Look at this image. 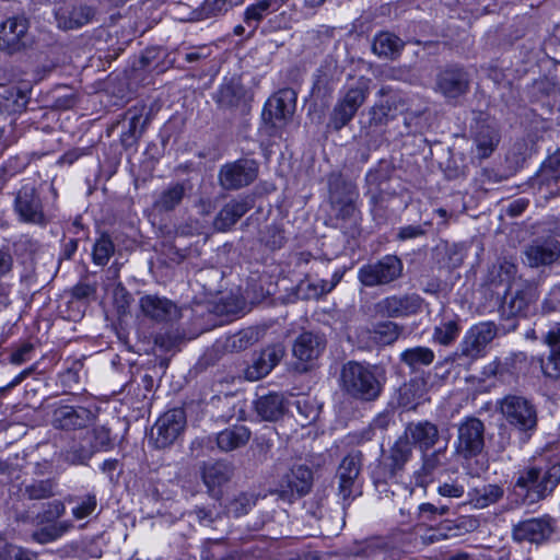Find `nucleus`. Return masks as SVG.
I'll return each mask as SVG.
<instances>
[{"mask_svg":"<svg viewBox=\"0 0 560 560\" xmlns=\"http://www.w3.org/2000/svg\"><path fill=\"white\" fill-rule=\"evenodd\" d=\"M383 381V373L376 365L350 361L341 370L342 389L357 400H376L382 393Z\"/></svg>","mask_w":560,"mask_h":560,"instance_id":"obj_1","label":"nucleus"},{"mask_svg":"<svg viewBox=\"0 0 560 560\" xmlns=\"http://www.w3.org/2000/svg\"><path fill=\"white\" fill-rule=\"evenodd\" d=\"M296 107V94L282 89L270 96L262 110V120L270 136L281 137L282 130L292 121Z\"/></svg>","mask_w":560,"mask_h":560,"instance_id":"obj_2","label":"nucleus"},{"mask_svg":"<svg viewBox=\"0 0 560 560\" xmlns=\"http://www.w3.org/2000/svg\"><path fill=\"white\" fill-rule=\"evenodd\" d=\"M404 273V262L397 255H385L382 258L361 266L358 280L365 288L390 285Z\"/></svg>","mask_w":560,"mask_h":560,"instance_id":"obj_3","label":"nucleus"},{"mask_svg":"<svg viewBox=\"0 0 560 560\" xmlns=\"http://www.w3.org/2000/svg\"><path fill=\"white\" fill-rule=\"evenodd\" d=\"M370 79L359 78L354 85L349 86L338 100L329 118V126L334 130H341L353 119L370 94Z\"/></svg>","mask_w":560,"mask_h":560,"instance_id":"obj_4","label":"nucleus"},{"mask_svg":"<svg viewBox=\"0 0 560 560\" xmlns=\"http://www.w3.org/2000/svg\"><path fill=\"white\" fill-rule=\"evenodd\" d=\"M500 411L506 422L517 431L530 436L537 428L536 406L527 398L508 395L499 402Z\"/></svg>","mask_w":560,"mask_h":560,"instance_id":"obj_5","label":"nucleus"},{"mask_svg":"<svg viewBox=\"0 0 560 560\" xmlns=\"http://www.w3.org/2000/svg\"><path fill=\"white\" fill-rule=\"evenodd\" d=\"M498 335V327L493 322H481L472 325L464 335L453 360L466 359L476 361L487 353V347Z\"/></svg>","mask_w":560,"mask_h":560,"instance_id":"obj_6","label":"nucleus"},{"mask_svg":"<svg viewBox=\"0 0 560 560\" xmlns=\"http://www.w3.org/2000/svg\"><path fill=\"white\" fill-rule=\"evenodd\" d=\"M329 201L336 217L342 220L350 219L357 211L359 191L353 182L332 173L328 177Z\"/></svg>","mask_w":560,"mask_h":560,"instance_id":"obj_7","label":"nucleus"},{"mask_svg":"<svg viewBox=\"0 0 560 560\" xmlns=\"http://www.w3.org/2000/svg\"><path fill=\"white\" fill-rule=\"evenodd\" d=\"M14 211L20 221L24 223L39 226H45L48 223L42 199L34 185L25 184L18 190L14 199Z\"/></svg>","mask_w":560,"mask_h":560,"instance_id":"obj_8","label":"nucleus"},{"mask_svg":"<svg viewBox=\"0 0 560 560\" xmlns=\"http://www.w3.org/2000/svg\"><path fill=\"white\" fill-rule=\"evenodd\" d=\"M30 21L24 15H15L0 23V50L9 54L21 51L32 43L28 32Z\"/></svg>","mask_w":560,"mask_h":560,"instance_id":"obj_9","label":"nucleus"},{"mask_svg":"<svg viewBox=\"0 0 560 560\" xmlns=\"http://www.w3.org/2000/svg\"><path fill=\"white\" fill-rule=\"evenodd\" d=\"M258 175V163L240 159L221 166L218 175L220 186L225 190H237L250 185Z\"/></svg>","mask_w":560,"mask_h":560,"instance_id":"obj_10","label":"nucleus"},{"mask_svg":"<svg viewBox=\"0 0 560 560\" xmlns=\"http://www.w3.org/2000/svg\"><path fill=\"white\" fill-rule=\"evenodd\" d=\"M313 486V471L306 465H294L282 476L273 491L280 499L292 502L306 495Z\"/></svg>","mask_w":560,"mask_h":560,"instance_id":"obj_11","label":"nucleus"},{"mask_svg":"<svg viewBox=\"0 0 560 560\" xmlns=\"http://www.w3.org/2000/svg\"><path fill=\"white\" fill-rule=\"evenodd\" d=\"M485 447V424L476 417H466L457 430V453L468 459L476 457Z\"/></svg>","mask_w":560,"mask_h":560,"instance_id":"obj_12","label":"nucleus"},{"mask_svg":"<svg viewBox=\"0 0 560 560\" xmlns=\"http://www.w3.org/2000/svg\"><path fill=\"white\" fill-rule=\"evenodd\" d=\"M186 425V415L182 408H174L163 413L151 429V439L158 448L173 444Z\"/></svg>","mask_w":560,"mask_h":560,"instance_id":"obj_13","label":"nucleus"},{"mask_svg":"<svg viewBox=\"0 0 560 560\" xmlns=\"http://www.w3.org/2000/svg\"><path fill=\"white\" fill-rule=\"evenodd\" d=\"M96 9L77 0L63 1L55 10V18L60 30L71 31L92 23L96 16Z\"/></svg>","mask_w":560,"mask_h":560,"instance_id":"obj_14","label":"nucleus"},{"mask_svg":"<svg viewBox=\"0 0 560 560\" xmlns=\"http://www.w3.org/2000/svg\"><path fill=\"white\" fill-rule=\"evenodd\" d=\"M514 487L524 492L525 499L530 503L544 500L552 493L548 488L545 469L535 465L526 466L517 472Z\"/></svg>","mask_w":560,"mask_h":560,"instance_id":"obj_15","label":"nucleus"},{"mask_svg":"<svg viewBox=\"0 0 560 560\" xmlns=\"http://www.w3.org/2000/svg\"><path fill=\"white\" fill-rule=\"evenodd\" d=\"M532 268L551 266L560 260V242L555 236L536 237L524 249Z\"/></svg>","mask_w":560,"mask_h":560,"instance_id":"obj_16","label":"nucleus"},{"mask_svg":"<svg viewBox=\"0 0 560 560\" xmlns=\"http://www.w3.org/2000/svg\"><path fill=\"white\" fill-rule=\"evenodd\" d=\"M470 80L464 68L448 66L435 78L434 90L447 100H456L469 91Z\"/></svg>","mask_w":560,"mask_h":560,"instance_id":"obj_17","label":"nucleus"},{"mask_svg":"<svg viewBox=\"0 0 560 560\" xmlns=\"http://www.w3.org/2000/svg\"><path fill=\"white\" fill-rule=\"evenodd\" d=\"M141 314L155 323H173L182 317V311L172 300L158 294H144L139 300Z\"/></svg>","mask_w":560,"mask_h":560,"instance_id":"obj_18","label":"nucleus"},{"mask_svg":"<svg viewBox=\"0 0 560 560\" xmlns=\"http://www.w3.org/2000/svg\"><path fill=\"white\" fill-rule=\"evenodd\" d=\"M421 302V298L417 294H394L378 301L374 305V310L381 317H407L420 311Z\"/></svg>","mask_w":560,"mask_h":560,"instance_id":"obj_19","label":"nucleus"},{"mask_svg":"<svg viewBox=\"0 0 560 560\" xmlns=\"http://www.w3.org/2000/svg\"><path fill=\"white\" fill-rule=\"evenodd\" d=\"M553 533L552 520L549 516L522 521L513 527V538L516 541L541 544L550 538Z\"/></svg>","mask_w":560,"mask_h":560,"instance_id":"obj_20","label":"nucleus"},{"mask_svg":"<svg viewBox=\"0 0 560 560\" xmlns=\"http://www.w3.org/2000/svg\"><path fill=\"white\" fill-rule=\"evenodd\" d=\"M284 353V348L281 345H272L262 349L254 355L252 364L245 369V378L255 382L267 376L282 360Z\"/></svg>","mask_w":560,"mask_h":560,"instance_id":"obj_21","label":"nucleus"},{"mask_svg":"<svg viewBox=\"0 0 560 560\" xmlns=\"http://www.w3.org/2000/svg\"><path fill=\"white\" fill-rule=\"evenodd\" d=\"M326 347L324 336L313 331L302 332L293 343V355L304 364L301 369L306 371L316 361Z\"/></svg>","mask_w":560,"mask_h":560,"instance_id":"obj_22","label":"nucleus"},{"mask_svg":"<svg viewBox=\"0 0 560 560\" xmlns=\"http://www.w3.org/2000/svg\"><path fill=\"white\" fill-rule=\"evenodd\" d=\"M94 419L93 412L82 406H60L54 410L51 423L61 430H77L90 424Z\"/></svg>","mask_w":560,"mask_h":560,"instance_id":"obj_23","label":"nucleus"},{"mask_svg":"<svg viewBox=\"0 0 560 560\" xmlns=\"http://www.w3.org/2000/svg\"><path fill=\"white\" fill-rule=\"evenodd\" d=\"M362 466L361 452L348 454L340 463L338 468L339 495L343 501L349 500L355 491V481L360 475Z\"/></svg>","mask_w":560,"mask_h":560,"instance_id":"obj_24","label":"nucleus"},{"mask_svg":"<svg viewBox=\"0 0 560 560\" xmlns=\"http://www.w3.org/2000/svg\"><path fill=\"white\" fill-rule=\"evenodd\" d=\"M144 106H135L124 114V120L127 121V128L120 135V143L126 149H136L138 142L145 131L149 124V116L145 115Z\"/></svg>","mask_w":560,"mask_h":560,"instance_id":"obj_25","label":"nucleus"},{"mask_svg":"<svg viewBox=\"0 0 560 560\" xmlns=\"http://www.w3.org/2000/svg\"><path fill=\"white\" fill-rule=\"evenodd\" d=\"M234 475V466L226 460L203 463L201 478L208 492L217 495V490L226 485Z\"/></svg>","mask_w":560,"mask_h":560,"instance_id":"obj_26","label":"nucleus"},{"mask_svg":"<svg viewBox=\"0 0 560 560\" xmlns=\"http://www.w3.org/2000/svg\"><path fill=\"white\" fill-rule=\"evenodd\" d=\"M549 353L540 359L542 374L549 378H560V325L552 326L542 337Z\"/></svg>","mask_w":560,"mask_h":560,"instance_id":"obj_27","label":"nucleus"},{"mask_svg":"<svg viewBox=\"0 0 560 560\" xmlns=\"http://www.w3.org/2000/svg\"><path fill=\"white\" fill-rule=\"evenodd\" d=\"M253 208V200L248 197L232 199L218 212L213 220V229L218 232L231 230L235 223Z\"/></svg>","mask_w":560,"mask_h":560,"instance_id":"obj_28","label":"nucleus"},{"mask_svg":"<svg viewBox=\"0 0 560 560\" xmlns=\"http://www.w3.org/2000/svg\"><path fill=\"white\" fill-rule=\"evenodd\" d=\"M405 436L410 438L420 450L428 451L438 443L439 429L434 423L429 421L409 423L406 428Z\"/></svg>","mask_w":560,"mask_h":560,"instance_id":"obj_29","label":"nucleus"},{"mask_svg":"<svg viewBox=\"0 0 560 560\" xmlns=\"http://www.w3.org/2000/svg\"><path fill=\"white\" fill-rule=\"evenodd\" d=\"M474 526L475 521L469 517H462L457 520L453 525L450 522H445L438 529L430 528L424 535L421 536V540L423 544H434L450 537L460 536L463 532H468Z\"/></svg>","mask_w":560,"mask_h":560,"instance_id":"obj_30","label":"nucleus"},{"mask_svg":"<svg viewBox=\"0 0 560 560\" xmlns=\"http://www.w3.org/2000/svg\"><path fill=\"white\" fill-rule=\"evenodd\" d=\"M255 409L262 420L277 421L287 410L284 397L277 393L261 396L256 400Z\"/></svg>","mask_w":560,"mask_h":560,"instance_id":"obj_31","label":"nucleus"},{"mask_svg":"<svg viewBox=\"0 0 560 560\" xmlns=\"http://www.w3.org/2000/svg\"><path fill=\"white\" fill-rule=\"evenodd\" d=\"M405 47V43L398 36L390 32H381L375 35L372 50L378 57L395 59Z\"/></svg>","mask_w":560,"mask_h":560,"instance_id":"obj_32","label":"nucleus"},{"mask_svg":"<svg viewBox=\"0 0 560 560\" xmlns=\"http://www.w3.org/2000/svg\"><path fill=\"white\" fill-rule=\"evenodd\" d=\"M250 431L245 425H233L217 435V445L222 452H231L248 443Z\"/></svg>","mask_w":560,"mask_h":560,"instance_id":"obj_33","label":"nucleus"},{"mask_svg":"<svg viewBox=\"0 0 560 560\" xmlns=\"http://www.w3.org/2000/svg\"><path fill=\"white\" fill-rule=\"evenodd\" d=\"M244 97V88L234 79L224 81L213 95L214 102L221 108L236 107Z\"/></svg>","mask_w":560,"mask_h":560,"instance_id":"obj_34","label":"nucleus"},{"mask_svg":"<svg viewBox=\"0 0 560 560\" xmlns=\"http://www.w3.org/2000/svg\"><path fill=\"white\" fill-rule=\"evenodd\" d=\"M257 341L258 331L254 328H246L228 336L223 341L217 342L214 347L225 352H238L247 349Z\"/></svg>","mask_w":560,"mask_h":560,"instance_id":"obj_35","label":"nucleus"},{"mask_svg":"<svg viewBox=\"0 0 560 560\" xmlns=\"http://www.w3.org/2000/svg\"><path fill=\"white\" fill-rule=\"evenodd\" d=\"M468 495L469 502L476 509H485L499 502L504 495V490L499 485L489 483L471 489Z\"/></svg>","mask_w":560,"mask_h":560,"instance_id":"obj_36","label":"nucleus"},{"mask_svg":"<svg viewBox=\"0 0 560 560\" xmlns=\"http://www.w3.org/2000/svg\"><path fill=\"white\" fill-rule=\"evenodd\" d=\"M412 455V444L407 436H400L389 450L386 457L387 466L392 475L401 470Z\"/></svg>","mask_w":560,"mask_h":560,"instance_id":"obj_37","label":"nucleus"},{"mask_svg":"<svg viewBox=\"0 0 560 560\" xmlns=\"http://www.w3.org/2000/svg\"><path fill=\"white\" fill-rule=\"evenodd\" d=\"M516 275V266L510 261H500L493 265L488 273V283L493 288H503L504 293H509L511 283Z\"/></svg>","mask_w":560,"mask_h":560,"instance_id":"obj_38","label":"nucleus"},{"mask_svg":"<svg viewBox=\"0 0 560 560\" xmlns=\"http://www.w3.org/2000/svg\"><path fill=\"white\" fill-rule=\"evenodd\" d=\"M530 302L528 292L516 290L514 293H505L503 302L500 305L502 317L512 318L526 312Z\"/></svg>","mask_w":560,"mask_h":560,"instance_id":"obj_39","label":"nucleus"},{"mask_svg":"<svg viewBox=\"0 0 560 560\" xmlns=\"http://www.w3.org/2000/svg\"><path fill=\"white\" fill-rule=\"evenodd\" d=\"M186 187L183 183H175L163 190L155 199L153 207L160 212L174 210L183 200Z\"/></svg>","mask_w":560,"mask_h":560,"instance_id":"obj_40","label":"nucleus"},{"mask_svg":"<svg viewBox=\"0 0 560 560\" xmlns=\"http://www.w3.org/2000/svg\"><path fill=\"white\" fill-rule=\"evenodd\" d=\"M434 358L435 355L432 349L421 346L408 348L399 354L400 362L413 371L420 366L430 365L434 361Z\"/></svg>","mask_w":560,"mask_h":560,"instance_id":"obj_41","label":"nucleus"},{"mask_svg":"<svg viewBox=\"0 0 560 560\" xmlns=\"http://www.w3.org/2000/svg\"><path fill=\"white\" fill-rule=\"evenodd\" d=\"M93 455V447L89 445L88 440L74 441L60 454L61 458L71 465H85Z\"/></svg>","mask_w":560,"mask_h":560,"instance_id":"obj_42","label":"nucleus"},{"mask_svg":"<svg viewBox=\"0 0 560 560\" xmlns=\"http://www.w3.org/2000/svg\"><path fill=\"white\" fill-rule=\"evenodd\" d=\"M57 482L54 479L33 480L21 490L28 500L49 499L56 494Z\"/></svg>","mask_w":560,"mask_h":560,"instance_id":"obj_43","label":"nucleus"},{"mask_svg":"<svg viewBox=\"0 0 560 560\" xmlns=\"http://www.w3.org/2000/svg\"><path fill=\"white\" fill-rule=\"evenodd\" d=\"M256 501L257 497L254 493L240 492L225 503V514L234 517L245 515L256 504Z\"/></svg>","mask_w":560,"mask_h":560,"instance_id":"obj_44","label":"nucleus"},{"mask_svg":"<svg viewBox=\"0 0 560 560\" xmlns=\"http://www.w3.org/2000/svg\"><path fill=\"white\" fill-rule=\"evenodd\" d=\"M396 109V98L387 97L374 106H372L369 110L370 115V126H384L389 119L394 117L393 112Z\"/></svg>","mask_w":560,"mask_h":560,"instance_id":"obj_45","label":"nucleus"},{"mask_svg":"<svg viewBox=\"0 0 560 560\" xmlns=\"http://www.w3.org/2000/svg\"><path fill=\"white\" fill-rule=\"evenodd\" d=\"M475 142L478 156L486 159L490 156L499 142L498 132L490 126H482L476 135Z\"/></svg>","mask_w":560,"mask_h":560,"instance_id":"obj_46","label":"nucleus"},{"mask_svg":"<svg viewBox=\"0 0 560 560\" xmlns=\"http://www.w3.org/2000/svg\"><path fill=\"white\" fill-rule=\"evenodd\" d=\"M232 553L231 548L223 538L207 539L201 547V560H226Z\"/></svg>","mask_w":560,"mask_h":560,"instance_id":"obj_47","label":"nucleus"},{"mask_svg":"<svg viewBox=\"0 0 560 560\" xmlns=\"http://www.w3.org/2000/svg\"><path fill=\"white\" fill-rule=\"evenodd\" d=\"M402 331V327L394 322L378 323L372 329V338L380 345H392L394 343Z\"/></svg>","mask_w":560,"mask_h":560,"instance_id":"obj_48","label":"nucleus"},{"mask_svg":"<svg viewBox=\"0 0 560 560\" xmlns=\"http://www.w3.org/2000/svg\"><path fill=\"white\" fill-rule=\"evenodd\" d=\"M459 329V324L456 319L442 322L435 326L432 338L439 345L450 346L458 337Z\"/></svg>","mask_w":560,"mask_h":560,"instance_id":"obj_49","label":"nucleus"},{"mask_svg":"<svg viewBox=\"0 0 560 560\" xmlns=\"http://www.w3.org/2000/svg\"><path fill=\"white\" fill-rule=\"evenodd\" d=\"M339 279L332 282L320 280L318 283H313L310 280H303L298 287V293L303 299H318L322 295L330 292Z\"/></svg>","mask_w":560,"mask_h":560,"instance_id":"obj_50","label":"nucleus"},{"mask_svg":"<svg viewBox=\"0 0 560 560\" xmlns=\"http://www.w3.org/2000/svg\"><path fill=\"white\" fill-rule=\"evenodd\" d=\"M115 253V245L107 234H102L95 242L92 252L93 262L97 266H105Z\"/></svg>","mask_w":560,"mask_h":560,"instance_id":"obj_51","label":"nucleus"},{"mask_svg":"<svg viewBox=\"0 0 560 560\" xmlns=\"http://www.w3.org/2000/svg\"><path fill=\"white\" fill-rule=\"evenodd\" d=\"M389 544L384 538H371L358 545L352 553L358 557L374 558L381 553L387 552Z\"/></svg>","mask_w":560,"mask_h":560,"instance_id":"obj_52","label":"nucleus"},{"mask_svg":"<svg viewBox=\"0 0 560 560\" xmlns=\"http://www.w3.org/2000/svg\"><path fill=\"white\" fill-rule=\"evenodd\" d=\"M560 178V149L557 150L542 164L537 179L541 184H549L551 180L557 182Z\"/></svg>","mask_w":560,"mask_h":560,"instance_id":"obj_53","label":"nucleus"},{"mask_svg":"<svg viewBox=\"0 0 560 560\" xmlns=\"http://www.w3.org/2000/svg\"><path fill=\"white\" fill-rule=\"evenodd\" d=\"M86 440L93 447L94 454L100 451H106L112 445L110 431L105 427H97L88 433Z\"/></svg>","mask_w":560,"mask_h":560,"instance_id":"obj_54","label":"nucleus"},{"mask_svg":"<svg viewBox=\"0 0 560 560\" xmlns=\"http://www.w3.org/2000/svg\"><path fill=\"white\" fill-rule=\"evenodd\" d=\"M273 0H260L255 4L249 5L244 14V21L248 25L252 23H259L262 18L270 11Z\"/></svg>","mask_w":560,"mask_h":560,"instance_id":"obj_55","label":"nucleus"},{"mask_svg":"<svg viewBox=\"0 0 560 560\" xmlns=\"http://www.w3.org/2000/svg\"><path fill=\"white\" fill-rule=\"evenodd\" d=\"M230 9L224 0H205L199 9V16L201 19L217 18L226 13Z\"/></svg>","mask_w":560,"mask_h":560,"instance_id":"obj_56","label":"nucleus"},{"mask_svg":"<svg viewBox=\"0 0 560 560\" xmlns=\"http://www.w3.org/2000/svg\"><path fill=\"white\" fill-rule=\"evenodd\" d=\"M67 530L66 525H52L48 527H44L39 530H36L32 534L33 540H35L38 544H48L50 541L56 540L59 538Z\"/></svg>","mask_w":560,"mask_h":560,"instance_id":"obj_57","label":"nucleus"},{"mask_svg":"<svg viewBox=\"0 0 560 560\" xmlns=\"http://www.w3.org/2000/svg\"><path fill=\"white\" fill-rule=\"evenodd\" d=\"M97 506L95 494H86L80 499L79 504L72 510V515L77 520H83L90 516Z\"/></svg>","mask_w":560,"mask_h":560,"instance_id":"obj_58","label":"nucleus"},{"mask_svg":"<svg viewBox=\"0 0 560 560\" xmlns=\"http://www.w3.org/2000/svg\"><path fill=\"white\" fill-rule=\"evenodd\" d=\"M192 513L196 515L198 523L206 527L213 526L222 518L221 512L215 508L197 506Z\"/></svg>","mask_w":560,"mask_h":560,"instance_id":"obj_59","label":"nucleus"},{"mask_svg":"<svg viewBox=\"0 0 560 560\" xmlns=\"http://www.w3.org/2000/svg\"><path fill=\"white\" fill-rule=\"evenodd\" d=\"M445 447L440 448L429 455H424L422 470L424 475L432 474L436 468L443 466L446 462Z\"/></svg>","mask_w":560,"mask_h":560,"instance_id":"obj_60","label":"nucleus"},{"mask_svg":"<svg viewBox=\"0 0 560 560\" xmlns=\"http://www.w3.org/2000/svg\"><path fill=\"white\" fill-rule=\"evenodd\" d=\"M34 350V346L32 343H23L21 347L12 351L10 354L9 361L14 365H21L27 362L31 359V354Z\"/></svg>","mask_w":560,"mask_h":560,"instance_id":"obj_61","label":"nucleus"},{"mask_svg":"<svg viewBox=\"0 0 560 560\" xmlns=\"http://www.w3.org/2000/svg\"><path fill=\"white\" fill-rule=\"evenodd\" d=\"M96 283L79 282L73 287L72 295L78 300H86L90 298H94L96 294Z\"/></svg>","mask_w":560,"mask_h":560,"instance_id":"obj_62","label":"nucleus"},{"mask_svg":"<svg viewBox=\"0 0 560 560\" xmlns=\"http://www.w3.org/2000/svg\"><path fill=\"white\" fill-rule=\"evenodd\" d=\"M114 299H115V303L117 305L118 311L125 313L126 308L130 304L131 296H130L129 292L126 290V288L121 283H119L115 288Z\"/></svg>","mask_w":560,"mask_h":560,"instance_id":"obj_63","label":"nucleus"},{"mask_svg":"<svg viewBox=\"0 0 560 560\" xmlns=\"http://www.w3.org/2000/svg\"><path fill=\"white\" fill-rule=\"evenodd\" d=\"M560 312V288L555 289L542 303V312Z\"/></svg>","mask_w":560,"mask_h":560,"instance_id":"obj_64","label":"nucleus"}]
</instances>
